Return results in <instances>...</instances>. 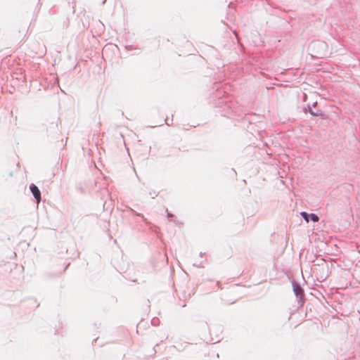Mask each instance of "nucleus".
Listing matches in <instances>:
<instances>
[{
    "instance_id": "nucleus-1",
    "label": "nucleus",
    "mask_w": 360,
    "mask_h": 360,
    "mask_svg": "<svg viewBox=\"0 0 360 360\" xmlns=\"http://www.w3.org/2000/svg\"><path fill=\"white\" fill-rule=\"evenodd\" d=\"M30 190H31L34 197L35 198L37 204H39L40 202V200H41V193H40V191L39 190L37 186H35L34 184H32L30 186Z\"/></svg>"
},
{
    "instance_id": "nucleus-2",
    "label": "nucleus",
    "mask_w": 360,
    "mask_h": 360,
    "mask_svg": "<svg viewBox=\"0 0 360 360\" xmlns=\"http://www.w3.org/2000/svg\"><path fill=\"white\" fill-rule=\"evenodd\" d=\"M310 218L313 221H319V217L317 215H316L315 214H310Z\"/></svg>"
},
{
    "instance_id": "nucleus-3",
    "label": "nucleus",
    "mask_w": 360,
    "mask_h": 360,
    "mask_svg": "<svg viewBox=\"0 0 360 360\" xmlns=\"http://www.w3.org/2000/svg\"><path fill=\"white\" fill-rule=\"evenodd\" d=\"M301 215L303 217V218L306 220L307 222H309V218H308L309 216L307 212H302L301 213Z\"/></svg>"
}]
</instances>
